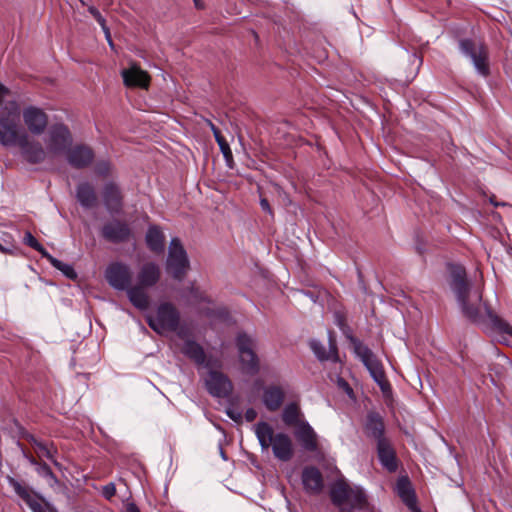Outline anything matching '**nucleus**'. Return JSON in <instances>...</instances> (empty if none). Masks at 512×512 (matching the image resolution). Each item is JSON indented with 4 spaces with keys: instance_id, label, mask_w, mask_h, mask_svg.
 <instances>
[{
    "instance_id": "f257e3e1",
    "label": "nucleus",
    "mask_w": 512,
    "mask_h": 512,
    "mask_svg": "<svg viewBox=\"0 0 512 512\" xmlns=\"http://www.w3.org/2000/svg\"><path fill=\"white\" fill-rule=\"evenodd\" d=\"M451 278L450 286L464 317L477 324L487 322L498 341L512 346V326L482 301L481 290L468 283L465 270L461 267L455 268Z\"/></svg>"
},
{
    "instance_id": "f03ea898",
    "label": "nucleus",
    "mask_w": 512,
    "mask_h": 512,
    "mask_svg": "<svg viewBox=\"0 0 512 512\" xmlns=\"http://www.w3.org/2000/svg\"><path fill=\"white\" fill-rule=\"evenodd\" d=\"M254 432L263 451L271 448L274 457L283 462L292 459L294 445L289 435L283 432L275 433L272 426L264 421L254 425Z\"/></svg>"
},
{
    "instance_id": "7ed1b4c3",
    "label": "nucleus",
    "mask_w": 512,
    "mask_h": 512,
    "mask_svg": "<svg viewBox=\"0 0 512 512\" xmlns=\"http://www.w3.org/2000/svg\"><path fill=\"white\" fill-rule=\"evenodd\" d=\"M161 269L154 262H145L136 275V284L128 289L129 301L138 309L146 310L150 305L147 289L154 287L160 280Z\"/></svg>"
},
{
    "instance_id": "20e7f679",
    "label": "nucleus",
    "mask_w": 512,
    "mask_h": 512,
    "mask_svg": "<svg viewBox=\"0 0 512 512\" xmlns=\"http://www.w3.org/2000/svg\"><path fill=\"white\" fill-rule=\"evenodd\" d=\"M26 134L21 125V111L16 101H8L0 109V144L16 146Z\"/></svg>"
},
{
    "instance_id": "39448f33",
    "label": "nucleus",
    "mask_w": 512,
    "mask_h": 512,
    "mask_svg": "<svg viewBox=\"0 0 512 512\" xmlns=\"http://www.w3.org/2000/svg\"><path fill=\"white\" fill-rule=\"evenodd\" d=\"M149 327L159 335L167 332H177V335L184 339L186 333L183 329H179L180 313L177 308L169 302L161 303L155 314L146 316Z\"/></svg>"
},
{
    "instance_id": "423d86ee",
    "label": "nucleus",
    "mask_w": 512,
    "mask_h": 512,
    "mask_svg": "<svg viewBox=\"0 0 512 512\" xmlns=\"http://www.w3.org/2000/svg\"><path fill=\"white\" fill-rule=\"evenodd\" d=\"M354 352L356 356L362 361L364 366L368 369L373 380L378 384L383 393L391 390V386L386 378L383 365L372 350L361 343L354 340Z\"/></svg>"
},
{
    "instance_id": "0eeeda50",
    "label": "nucleus",
    "mask_w": 512,
    "mask_h": 512,
    "mask_svg": "<svg viewBox=\"0 0 512 512\" xmlns=\"http://www.w3.org/2000/svg\"><path fill=\"white\" fill-rule=\"evenodd\" d=\"M44 143L49 153V158L54 159L68 151L73 143V137L66 125L56 123L48 128L44 137Z\"/></svg>"
},
{
    "instance_id": "6e6552de",
    "label": "nucleus",
    "mask_w": 512,
    "mask_h": 512,
    "mask_svg": "<svg viewBox=\"0 0 512 512\" xmlns=\"http://www.w3.org/2000/svg\"><path fill=\"white\" fill-rule=\"evenodd\" d=\"M236 347L242 370L249 375L257 374L259 371V359L255 353V339L246 333H239L236 338Z\"/></svg>"
},
{
    "instance_id": "1a4fd4ad",
    "label": "nucleus",
    "mask_w": 512,
    "mask_h": 512,
    "mask_svg": "<svg viewBox=\"0 0 512 512\" xmlns=\"http://www.w3.org/2000/svg\"><path fill=\"white\" fill-rule=\"evenodd\" d=\"M166 269L177 280H182L189 269L187 253L178 238L170 241Z\"/></svg>"
},
{
    "instance_id": "9d476101",
    "label": "nucleus",
    "mask_w": 512,
    "mask_h": 512,
    "mask_svg": "<svg viewBox=\"0 0 512 512\" xmlns=\"http://www.w3.org/2000/svg\"><path fill=\"white\" fill-rule=\"evenodd\" d=\"M459 48L465 56L471 59L476 71L481 76L489 75L488 51L483 43L463 39L459 42Z\"/></svg>"
},
{
    "instance_id": "9b49d317",
    "label": "nucleus",
    "mask_w": 512,
    "mask_h": 512,
    "mask_svg": "<svg viewBox=\"0 0 512 512\" xmlns=\"http://www.w3.org/2000/svg\"><path fill=\"white\" fill-rule=\"evenodd\" d=\"M7 482L33 512H54L49 503L45 502L44 499L29 486L22 484L11 476H7Z\"/></svg>"
},
{
    "instance_id": "f8f14e48",
    "label": "nucleus",
    "mask_w": 512,
    "mask_h": 512,
    "mask_svg": "<svg viewBox=\"0 0 512 512\" xmlns=\"http://www.w3.org/2000/svg\"><path fill=\"white\" fill-rule=\"evenodd\" d=\"M105 278L109 285L116 290L126 291L132 287V272L130 267L123 262H113L105 270Z\"/></svg>"
},
{
    "instance_id": "ddd939ff",
    "label": "nucleus",
    "mask_w": 512,
    "mask_h": 512,
    "mask_svg": "<svg viewBox=\"0 0 512 512\" xmlns=\"http://www.w3.org/2000/svg\"><path fill=\"white\" fill-rule=\"evenodd\" d=\"M17 146L20 147L23 158L30 164H39L50 159L46 147L44 148L39 141L30 139L27 133L22 135Z\"/></svg>"
},
{
    "instance_id": "4468645a",
    "label": "nucleus",
    "mask_w": 512,
    "mask_h": 512,
    "mask_svg": "<svg viewBox=\"0 0 512 512\" xmlns=\"http://www.w3.org/2000/svg\"><path fill=\"white\" fill-rule=\"evenodd\" d=\"M205 386L207 391L214 397L225 398L233 390L230 379L218 370L210 369L205 377Z\"/></svg>"
},
{
    "instance_id": "2eb2a0df",
    "label": "nucleus",
    "mask_w": 512,
    "mask_h": 512,
    "mask_svg": "<svg viewBox=\"0 0 512 512\" xmlns=\"http://www.w3.org/2000/svg\"><path fill=\"white\" fill-rule=\"evenodd\" d=\"M22 117L28 131L33 135H41L47 128L48 116L38 107H26L22 111Z\"/></svg>"
},
{
    "instance_id": "dca6fc26",
    "label": "nucleus",
    "mask_w": 512,
    "mask_h": 512,
    "mask_svg": "<svg viewBox=\"0 0 512 512\" xmlns=\"http://www.w3.org/2000/svg\"><path fill=\"white\" fill-rule=\"evenodd\" d=\"M101 235L109 242L123 243L131 238L132 231L126 222L114 219L103 225Z\"/></svg>"
},
{
    "instance_id": "f3484780",
    "label": "nucleus",
    "mask_w": 512,
    "mask_h": 512,
    "mask_svg": "<svg viewBox=\"0 0 512 512\" xmlns=\"http://www.w3.org/2000/svg\"><path fill=\"white\" fill-rule=\"evenodd\" d=\"M376 450L382 467L390 473L396 472L398 469V459L396 451L389 439H381L379 443L376 444Z\"/></svg>"
},
{
    "instance_id": "a211bd4d",
    "label": "nucleus",
    "mask_w": 512,
    "mask_h": 512,
    "mask_svg": "<svg viewBox=\"0 0 512 512\" xmlns=\"http://www.w3.org/2000/svg\"><path fill=\"white\" fill-rule=\"evenodd\" d=\"M102 198L109 213L118 214L122 211L123 197L120 188L115 183L109 182L105 184Z\"/></svg>"
},
{
    "instance_id": "6ab92c4d",
    "label": "nucleus",
    "mask_w": 512,
    "mask_h": 512,
    "mask_svg": "<svg viewBox=\"0 0 512 512\" xmlns=\"http://www.w3.org/2000/svg\"><path fill=\"white\" fill-rule=\"evenodd\" d=\"M68 163L77 169L85 168L91 164L94 159V153L91 148L85 145H77L65 153Z\"/></svg>"
},
{
    "instance_id": "aec40b11",
    "label": "nucleus",
    "mask_w": 512,
    "mask_h": 512,
    "mask_svg": "<svg viewBox=\"0 0 512 512\" xmlns=\"http://www.w3.org/2000/svg\"><path fill=\"white\" fill-rule=\"evenodd\" d=\"M123 82L127 87H140L147 89L150 83V76L137 65H132L121 72Z\"/></svg>"
},
{
    "instance_id": "412c9836",
    "label": "nucleus",
    "mask_w": 512,
    "mask_h": 512,
    "mask_svg": "<svg viewBox=\"0 0 512 512\" xmlns=\"http://www.w3.org/2000/svg\"><path fill=\"white\" fill-rule=\"evenodd\" d=\"M294 436L304 450L315 452L318 449L317 434L308 422L301 423L295 429Z\"/></svg>"
},
{
    "instance_id": "4be33fe9",
    "label": "nucleus",
    "mask_w": 512,
    "mask_h": 512,
    "mask_svg": "<svg viewBox=\"0 0 512 512\" xmlns=\"http://www.w3.org/2000/svg\"><path fill=\"white\" fill-rule=\"evenodd\" d=\"M302 483L307 492L318 494L323 488L322 474L315 467H306L302 472Z\"/></svg>"
},
{
    "instance_id": "5701e85b",
    "label": "nucleus",
    "mask_w": 512,
    "mask_h": 512,
    "mask_svg": "<svg viewBox=\"0 0 512 512\" xmlns=\"http://www.w3.org/2000/svg\"><path fill=\"white\" fill-rule=\"evenodd\" d=\"M365 432L368 437L376 441V444L379 443L381 439H388L384 435L385 425L383 418L375 412H371L367 415Z\"/></svg>"
},
{
    "instance_id": "b1692460",
    "label": "nucleus",
    "mask_w": 512,
    "mask_h": 512,
    "mask_svg": "<svg viewBox=\"0 0 512 512\" xmlns=\"http://www.w3.org/2000/svg\"><path fill=\"white\" fill-rule=\"evenodd\" d=\"M181 352L196 365L210 367L209 362L206 359V354L203 347L193 340H186L181 347Z\"/></svg>"
},
{
    "instance_id": "393cba45",
    "label": "nucleus",
    "mask_w": 512,
    "mask_h": 512,
    "mask_svg": "<svg viewBox=\"0 0 512 512\" xmlns=\"http://www.w3.org/2000/svg\"><path fill=\"white\" fill-rule=\"evenodd\" d=\"M284 391L279 386H268L263 392V403L269 411L278 410L284 401Z\"/></svg>"
},
{
    "instance_id": "a878e982",
    "label": "nucleus",
    "mask_w": 512,
    "mask_h": 512,
    "mask_svg": "<svg viewBox=\"0 0 512 512\" xmlns=\"http://www.w3.org/2000/svg\"><path fill=\"white\" fill-rule=\"evenodd\" d=\"M146 244L148 248L156 253L161 254L165 248V236L158 226H150L146 233Z\"/></svg>"
},
{
    "instance_id": "bb28decb",
    "label": "nucleus",
    "mask_w": 512,
    "mask_h": 512,
    "mask_svg": "<svg viewBox=\"0 0 512 512\" xmlns=\"http://www.w3.org/2000/svg\"><path fill=\"white\" fill-rule=\"evenodd\" d=\"M310 348L314 352L316 357L321 361L331 360L337 362L339 359L336 344L331 338L329 340L328 351L326 350L324 345L317 340L310 341Z\"/></svg>"
},
{
    "instance_id": "cd10ccee",
    "label": "nucleus",
    "mask_w": 512,
    "mask_h": 512,
    "mask_svg": "<svg viewBox=\"0 0 512 512\" xmlns=\"http://www.w3.org/2000/svg\"><path fill=\"white\" fill-rule=\"evenodd\" d=\"M352 487L344 481H338L333 484L330 491L331 501L334 505L344 510L345 503L349 498Z\"/></svg>"
},
{
    "instance_id": "c85d7f7f",
    "label": "nucleus",
    "mask_w": 512,
    "mask_h": 512,
    "mask_svg": "<svg viewBox=\"0 0 512 512\" xmlns=\"http://www.w3.org/2000/svg\"><path fill=\"white\" fill-rule=\"evenodd\" d=\"M397 493L402 501L411 510L417 509L416 497L407 477H401L396 484Z\"/></svg>"
},
{
    "instance_id": "c756f323",
    "label": "nucleus",
    "mask_w": 512,
    "mask_h": 512,
    "mask_svg": "<svg viewBox=\"0 0 512 512\" xmlns=\"http://www.w3.org/2000/svg\"><path fill=\"white\" fill-rule=\"evenodd\" d=\"M76 197L84 208H92L97 203V195L94 187L87 183H80L77 186Z\"/></svg>"
},
{
    "instance_id": "7c9ffc66",
    "label": "nucleus",
    "mask_w": 512,
    "mask_h": 512,
    "mask_svg": "<svg viewBox=\"0 0 512 512\" xmlns=\"http://www.w3.org/2000/svg\"><path fill=\"white\" fill-rule=\"evenodd\" d=\"M282 420L286 426L294 427L295 429L299 427L301 423L307 422L303 418V414L296 403H290L284 408Z\"/></svg>"
},
{
    "instance_id": "2f4dec72",
    "label": "nucleus",
    "mask_w": 512,
    "mask_h": 512,
    "mask_svg": "<svg viewBox=\"0 0 512 512\" xmlns=\"http://www.w3.org/2000/svg\"><path fill=\"white\" fill-rule=\"evenodd\" d=\"M366 503V496L364 491L359 487H352L349 498L345 505H348L350 509H363Z\"/></svg>"
},
{
    "instance_id": "473e14b6",
    "label": "nucleus",
    "mask_w": 512,
    "mask_h": 512,
    "mask_svg": "<svg viewBox=\"0 0 512 512\" xmlns=\"http://www.w3.org/2000/svg\"><path fill=\"white\" fill-rule=\"evenodd\" d=\"M47 260L54 268L60 270L67 278L71 280H75L77 278V273L70 264L63 263L62 261L53 257L51 254Z\"/></svg>"
},
{
    "instance_id": "72a5a7b5",
    "label": "nucleus",
    "mask_w": 512,
    "mask_h": 512,
    "mask_svg": "<svg viewBox=\"0 0 512 512\" xmlns=\"http://www.w3.org/2000/svg\"><path fill=\"white\" fill-rule=\"evenodd\" d=\"M23 242L27 246L38 251L42 255V257L46 259L49 257L50 253H48V251L37 241V239L29 231L25 232Z\"/></svg>"
},
{
    "instance_id": "f704fd0d",
    "label": "nucleus",
    "mask_w": 512,
    "mask_h": 512,
    "mask_svg": "<svg viewBox=\"0 0 512 512\" xmlns=\"http://www.w3.org/2000/svg\"><path fill=\"white\" fill-rule=\"evenodd\" d=\"M34 449L39 457H46L57 465V461L54 458L56 449L53 445L48 446L47 444L41 442L40 444H37V447Z\"/></svg>"
},
{
    "instance_id": "c9c22d12",
    "label": "nucleus",
    "mask_w": 512,
    "mask_h": 512,
    "mask_svg": "<svg viewBox=\"0 0 512 512\" xmlns=\"http://www.w3.org/2000/svg\"><path fill=\"white\" fill-rule=\"evenodd\" d=\"M215 140L217 141L219 148L224 156V158L229 161L232 159V151L229 147V144L224 139V137L221 135V133H217L215 135Z\"/></svg>"
},
{
    "instance_id": "e433bc0d",
    "label": "nucleus",
    "mask_w": 512,
    "mask_h": 512,
    "mask_svg": "<svg viewBox=\"0 0 512 512\" xmlns=\"http://www.w3.org/2000/svg\"><path fill=\"white\" fill-rule=\"evenodd\" d=\"M36 471L40 476L48 478L52 480L54 483H57V477L46 463L39 462L38 465L36 466Z\"/></svg>"
},
{
    "instance_id": "4c0bfd02",
    "label": "nucleus",
    "mask_w": 512,
    "mask_h": 512,
    "mask_svg": "<svg viewBox=\"0 0 512 512\" xmlns=\"http://www.w3.org/2000/svg\"><path fill=\"white\" fill-rule=\"evenodd\" d=\"M110 163L108 161H99L95 166V172L100 176H106L110 172Z\"/></svg>"
},
{
    "instance_id": "58836bf2",
    "label": "nucleus",
    "mask_w": 512,
    "mask_h": 512,
    "mask_svg": "<svg viewBox=\"0 0 512 512\" xmlns=\"http://www.w3.org/2000/svg\"><path fill=\"white\" fill-rule=\"evenodd\" d=\"M95 20L100 24L103 32L105 33L106 39L108 40L109 44L112 46V40H111V37H110V31H109V28L106 25V21H105L104 17L101 14H99L95 18Z\"/></svg>"
},
{
    "instance_id": "ea45409f",
    "label": "nucleus",
    "mask_w": 512,
    "mask_h": 512,
    "mask_svg": "<svg viewBox=\"0 0 512 512\" xmlns=\"http://www.w3.org/2000/svg\"><path fill=\"white\" fill-rule=\"evenodd\" d=\"M116 493V488L113 483H109L103 487L102 494L106 499H111Z\"/></svg>"
},
{
    "instance_id": "a19ab883",
    "label": "nucleus",
    "mask_w": 512,
    "mask_h": 512,
    "mask_svg": "<svg viewBox=\"0 0 512 512\" xmlns=\"http://www.w3.org/2000/svg\"><path fill=\"white\" fill-rule=\"evenodd\" d=\"M226 414L237 423L242 421V413L234 408H227Z\"/></svg>"
},
{
    "instance_id": "79ce46f5",
    "label": "nucleus",
    "mask_w": 512,
    "mask_h": 512,
    "mask_svg": "<svg viewBox=\"0 0 512 512\" xmlns=\"http://www.w3.org/2000/svg\"><path fill=\"white\" fill-rule=\"evenodd\" d=\"M191 295L196 302H208V298L204 296L197 288L191 289Z\"/></svg>"
},
{
    "instance_id": "37998d69",
    "label": "nucleus",
    "mask_w": 512,
    "mask_h": 512,
    "mask_svg": "<svg viewBox=\"0 0 512 512\" xmlns=\"http://www.w3.org/2000/svg\"><path fill=\"white\" fill-rule=\"evenodd\" d=\"M260 206H261V209L263 211H265L266 213H268L269 215L273 216V210L268 202V200L266 198H261L260 199Z\"/></svg>"
},
{
    "instance_id": "c03bdc74",
    "label": "nucleus",
    "mask_w": 512,
    "mask_h": 512,
    "mask_svg": "<svg viewBox=\"0 0 512 512\" xmlns=\"http://www.w3.org/2000/svg\"><path fill=\"white\" fill-rule=\"evenodd\" d=\"M256 417H257V412H256L255 409L249 408V409L246 410V412H245V419H246V421L252 422V421H254L256 419Z\"/></svg>"
},
{
    "instance_id": "a18cd8bd",
    "label": "nucleus",
    "mask_w": 512,
    "mask_h": 512,
    "mask_svg": "<svg viewBox=\"0 0 512 512\" xmlns=\"http://www.w3.org/2000/svg\"><path fill=\"white\" fill-rule=\"evenodd\" d=\"M10 90L0 83V105L3 103L4 99L9 95Z\"/></svg>"
},
{
    "instance_id": "49530a36",
    "label": "nucleus",
    "mask_w": 512,
    "mask_h": 512,
    "mask_svg": "<svg viewBox=\"0 0 512 512\" xmlns=\"http://www.w3.org/2000/svg\"><path fill=\"white\" fill-rule=\"evenodd\" d=\"M23 455L31 465L35 467L38 465L39 462L32 455L27 454L26 452H23Z\"/></svg>"
},
{
    "instance_id": "de8ad7c7",
    "label": "nucleus",
    "mask_w": 512,
    "mask_h": 512,
    "mask_svg": "<svg viewBox=\"0 0 512 512\" xmlns=\"http://www.w3.org/2000/svg\"><path fill=\"white\" fill-rule=\"evenodd\" d=\"M125 512H140V510L134 503H128L125 507Z\"/></svg>"
},
{
    "instance_id": "09e8293b",
    "label": "nucleus",
    "mask_w": 512,
    "mask_h": 512,
    "mask_svg": "<svg viewBox=\"0 0 512 512\" xmlns=\"http://www.w3.org/2000/svg\"><path fill=\"white\" fill-rule=\"evenodd\" d=\"M26 439L34 448L37 447V444L41 443V441L37 440L33 435H27Z\"/></svg>"
},
{
    "instance_id": "8fccbe9b",
    "label": "nucleus",
    "mask_w": 512,
    "mask_h": 512,
    "mask_svg": "<svg viewBox=\"0 0 512 512\" xmlns=\"http://www.w3.org/2000/svg\"><path fill=\"white\" fill-rule=\"evenodd\" d=\"M88 11L90 12V14L96 18L99 14H101L97 8H95L94 6H89L88 7Z\"/></svg>"
},
{
    "instance_id": "3c124183",
    "label": "nucleus",
    "mask_w": 512,
    "mask_h": 512,
    "mask_svg": "<svg viewBox=\"0 0 512 512\" xmlns=\"http://www.w3.org/2000/svg\"><path fill=\"white\" fill-rule=\"evenodd\" d=\"M209 126L211 127L214 136L216 135V132L220 133V131L215 127V125L212 122H209Z\"/></svg>"
},
{
    "instance_id": "603ef678",
    "label": "nucleus",
    "mask_w": 512,
    "mask_h": 512,
    "mask_svg": "<svg viewBox=\"0 0 512 512\" xmlns=\"http://www.w3.org/2000/svg\"><path fill=\"white\" fill-rule=\"evenodd\" d=\"M0 251L3 252V253H8L10 252L9 249L5 248L4 246H2V244H0Z\"/></svg>"
},
{
    "instance_id": "864d4df0",
    "label": "nucleus",
    "mask_w": 512,
    "mask_h": 512,
    "mask_svg": "<svg viewBox=\"0 0 512 512\" xmlns=\"http://www.w3.org/2000/svg\"><path fill=\"white\" fill-rule=\"evenodd\" d=\"M195 2V5L198 7V8H201L202 6L200 5V1L199 0H194Z\"/></svg>"
},
{
    "instance_id": "5fc2aeb1",
    "label": "nucleus",
    "mask_w": 512,
    "mask_h": 512,
    "mask_svg": "<svg viewBox=\"0 0 512 512\" xmlns=\"http://www.w3.org/2000/svg\"><path fill=\"white\" fill-rule=\"evenodd\" d=\"M412 512H421V511L417 508V509L412 510Z\"/></svg>"
}]
</instances>
